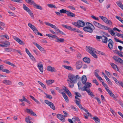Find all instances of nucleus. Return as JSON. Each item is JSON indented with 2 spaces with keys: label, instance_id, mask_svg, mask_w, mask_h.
Masks as SVG:
<instances>
[{
  "label": "nucleus",
  "instance_id": "f257e3e1",
  "mask_svg": "<svg viewBox=\"0 0 123 123\" xmlns=\"http://www.w3.org/2000/svg\"><path fill=\"white\" fill-rule=\"evenodd\" d=\"M68 79L67 80V81L69 84V86L71 88H73L74 87V84L77 82V80H80L81 78L79 75L75 76L71 74H68Z\"/></svg>",
  "mask_w": 123,
  "mask_h": 123
},
{
  "label": "nucleus",
  "instance_id": "f03ea898",
  "mask_svg": "<svg viewBox=\"0 0 123 123\" xmlns=\"http://www.w3.org/2000/svg\"><path fill=\"white\" fill-rule=\"evenodd\" d=\"M87 26L84 27L83 28V30L85 32H87L90 33H92L93 31V28H91L93 25L91 24L89 22H87L86 23Z\"/></svg>",
  "mask_w": 123,
  "mask_h": 123
},
{
  "label": "nucleus",
  "instance_id": "7ed1b4c3",
  "mask_svg": "<svg viewBox=\"0 0 123 123\" xmlns=\"http://www.w3.org/2000/svg\"><path fill=\"white\" fill-rule=\"evenodd\" d=\"M88 51L89 53L94 58H97L98 57L96 54L95 53H97L96 49L90 47H89L88 48Z\"/></svg>",
  "mask_w": 123,
  "mask_h": 123
},
{
  "label": "nucleus",
  "instance_id": "20e7f679",
  "mask_svg": "<svg viewBox=\"0 0 123 123\" xmlns=\"http://www.w3.org/2000/svg\"><path fill=\"white\" fill-rule=\"evenodd\" d=\"M93 23L95 25L97 26L98 27L101 29L105 30L107 28V26L105 25H102L100 24L96 21H94Z\"/></svg>",
  "mask_w": 123,
  "mask_h": 123
},
{
  "label": "nucleus",
  "instance_id": "39448f33",
  "mask_svg": "<svg viewBox=\"0 0 123 123\" xmlns=\"http://www.w3.org/2000/svg\"><path fill=\"white\" fill-rule=\"evenodd\" d=\"M113 58L116 61L123 65V60L121 58L116 56H114Z\"/></svg>",
  "mask_w": 123,
  "mask_h": 123
},
{
  "label": "nucleus",
  "instance_id": "423d86ee",
  "mask_svg": "<svg viewBox=\"0 0 123 123\" xmlns=\"http://www.w3.org/2000/svg\"><path fill=\"white\" fill-rule=\"evenodd\" d=\"M13 38L15 41L18 42L20 44H22L23 45L25 44V43L18 37L16 36H13Z\"/></svg>",
  "mask_w": 123,
  "mask_h": 123
},
{
  "label": "nucleus",
  "instance_id": "0eeeda50",
  "mask_svg": "<svg viewBox=\"0 0 123 123\" xmlns=\"http://www.w3.org/2000/svg\"><path fill=\"white\" fill-rule=\"evenodd\" d=\"M108 42L109 43L108 44V47L111 50H112L113 48V41L111 39H109L108 40Z\"/></svg>",
  "mask_w": 123,
  "mask_h": 123
},
{
  "label": "nucleus",
  "instance_id": "6e6552de",
  "mask_svg": "<svg viewBox=\"0 0 123 123\" xmlns=\"http://www.w3.org/2000/svg\"><path fill=\"white\" fill-rule=\"evenodd\" d=\"M33 43L34 45L36 46L40 50L42 51H43V53L45 52L46 51L44 50V49L38 44L35 42H33Z\"/></svg>",
  "mask_w": 123,
  "mask_h": 123
},
{
  "label": "nucleus",
  "instance_id": "1a4fd4ad",
  "mask_svg": "<svg viewBox=\"0 0 123 123\" xmlns=\"http://www.w3.org/2000/svg\"><path fill=\"white\" fill-rule=\"evenodd\" d=\"M37 67L40 72L42 73L43 72V64L41 62H39L37 64Z\"/></svg>",
  "mask_w": 123,
  "mask_h": 123
},
{
  "label": "nucleus",
  "instance_id": "9d476101",
  "mask_svg": "<svg viewBox=\"0 0 123 123\" xmlns=\"http://www.w3.org/2000/svg\"><path fill=\"white\" fill-rule=\"evenodd\" d=\"M82 65V62L80 61H78L76 64V68L77 69H80Z\"/></svg>",
  "mask_w": 123,
  "mask_h": 123
},
{
  "label": "nucleus",
  "instance_id": "9b49d317",
  "mask_svg": "<svg viewBox=\"0 0 123 123\" xmlns=\"http://www.w3.org/2000/svg\"><path fill=\"white\" fill-rule=\"evenodd\" d=\"M78 27L79 28L80 27H83L85 25L84 22L82 20H78L77 21Z\"/></svg>",
  "mask_w": 123,
  "mask_h": 123
},
{
  "label": "nucleus",
  "instance_id": "f8f14e48",
  "mask_svg": "<svg viewBox=\"0 0 123 123\" xmlns=\"http://www.w3.org/2000/svg\"><path fill=\"white\" fill-rule=\"evenodd\" d=\"M106 30H108V32L112 36H115V34L114 31L113 30H112L110 28L107 26V28Z\"/></svg>",
  "mask_w": 123,
  "mask_h": 123
},
{
  "label": "nucleus",
  "instance_id": "ddd939ff",
  "mask_svg": "<svg viewBox=\"0 0 123 123\" xmlns=\"http://www.w3.org/2000/svg\"><path fill=\"white\" fill-rule=\"evenodd\" d=\"M102 41L103 43H107L108 41L107 38L104 35H103L101 37Z\"/></svg>",
  "mask_w": 123,
  "mask_h": 123
},
{
  "label": "nucleus",
  "instance_id": "4468645a",
  "mask_svg": "<svg viewBox=\"0 0 123 123\" xmlns=\"http://www.w3.org/2000/svg\"><path fill=\"white\" fill-rule=\"evenodd\" d=\"M77 85L78 86L79 89L80 90L82 91H85L86 92L88 89V88H87L85 86L82 87H80L79 83H78Z\"/></svg>",
  "mask_w": 123,
  "mask_h": 123
},
{
  "label": "nucleus",
  "instance_id": "2eb2a0df",
  "mask_svg": "<svg viewBox=\"0 0 123 123\" xmlns=\"http://www.w3.org/2000/svg\"><path fill=\"white\" fill-rule=\"evenodd\" d=\"M27 112V113L29 114H30L31 115L34 116H37V115L31 109H26Z\"/></svg>",
  "mask_w": 123,
  "mask_h": 123
},
{
  "label": "nucleus",
  "instance_id": "dca6fc26",
  "mask_svg": "<svg viewBox=\"0 0 123 123\" xmlns=\"http://www.w3.org/2000/svg\"><path fill=\"white\" fill-rule=\"evenodd\" d=\"M27 112V113L29 114H30L31 115L34 116H37V115L31 109H26Z\"/></svg>",
  "mask_w": 123,
  "mask_h": 123
},
{
  "label": "nucleus",
  "instance_id": "f3484780",
  "mask_svg": "<svg viewBox=\"0 0 123 123\" xmlns=\"http://www.w3.org/2000/svg\"><path fill=\"white\" fill-rule=\"evenodd\" d=\"M57 117L60 120L62 121V122H64L65 121V119L64 118V116L62 115L58 114L57 115Z\"/></svg>",
  "mask_w": 123,
  "mask_h": 123
},
{
  "label": "nucleus",
  "instance_id": "a211bd4d",
  "mask_svg": "<svg viewBox=\"0 0 123 123\" xmlns=\"http://www.w3.org/2000/svg\"><path fill=\"white\" fill-rule=\"evenodd\" d=\"M47 70L51 72H55V70L54 67L50 66H48L47 68Z\"/></svg>",
  "mask_w": 123,
  "mask_h": 123
},
{
  "label": "nucleus",
  "instance_id": "6ab92c4d",
  "mask_svg": "<svg viewBox=\"0 0 123 123\" xmlns=\"http://www.w3.org/2000/svg\"><path fill=\"white\" fill-rule=\"evenodd\" d=\"M66 14L68 16L70 17H74L75 16V14L74 13L68 11Z\"/></svg>",
  "mask_w": 123,
  "mask_h": 123
},
{
  "label": "nucleus",
  "instance_id": "aec40b11",
  "mask_svg": "<svg viewBox=\"0 0 123 123\" xmlns=\"http://www.w3.org/2000/svg\"><path fill=\"white\" fill-rule=\"evenodd\" d=\"M81 81L83 84H85L87 81L86 77L85 75H83L82 76Z\"/></svg>",
  "mask_w": 123,
  "mask_h": 123
},
{
  "label": "nucleus",
  "instance_id": "412c9836",
  "mask_svg": "<svg viewBox=\"0 0 123 123\" xmlns=\"http://www.w3.org/2000/svg\"><path fill=\"white\" fill-rule=\"evenodd\" d=\"M86 92L88 94L92 97H93L94 96V95L93 94L92 92L91 91L90 88H88Z\"/></svg>",
  "mask_w": 123,
  "mask_h": 123
},
{
  "label": "nucleus",
  "instance_id": "4be33fe9",
  "mask_svg": "<svg viewBox=\"0 0 123 123\" xmlns=\"http://www.w3.org/2000/svg\"><path fill=\"white\" fill-rule=\"evenodd\" d=\"M3 83L7 85H9L12 84V82L9 80H5L3 81Z\"/></svg>",
  "mask_w": 123,
  "mask_h": 123
},
{
  "label": "nucleus",
  "instance_id": "5701e85b",
  "mask_svg": "<svg viewBox=\"0 0 123 123\" xmlns=\"http://www.w3.org/2000/svg\"><path fill=\"white\" fill-rule=\"evenodd\" d=\"M54 80H47L46 82L47 85L49 86L51 85L54 82Z\"/></svg>",
  "mask_w": 123,
  "mask_h": 123
},
{
  "label": "nucleus",
  "instance_id": "b1692460",
  "mask_svg": "<svg viewBox=\"0 0 123 123\" xmlns=\"http://www.w3.org/2000/svg\"><path fill=\"white\" fill-rule=\"evenodd\" d=\"M103 21L107 24L111 25L112 24L111 21L110 20H108L106 17L105 18V19Z\"/></svg>",
  "mask_w": 123,
  "mask_h": 123
},
{
  "label": "nucleus",
  "instance_id": "393cba45",
  "mask_svg": "<svg viewBox=\"0 0 123 123\" xmlns=\"http://www.w3.org/2000/svg\"><path fill=\"white\" fill-rule=\"evenodd\" d=\"M72 120L73 121H74L75 123H79L80 122H81L79 118L77 117H75L73 118H72Z\"/></svg>",
  "mask_w": 123,
  "mask_h": 123
},
{
  "label": "nucleus",
  "instance_id": "a878e982",
  "mask_svg": "<svg viewBox=\"0 0 123 123\" xmlns=\"http://www.w3.org/2000/svg\"><path fill=\"white\" fill-rule=\"evenodd\" d=\"M83 60L84 62L88 63H89L90 61L89 58L86 57L83 58Z\"/></svg>",
  "mask_w": 123,
  "mask_h": 123
},
{
  "label": "nucleus",
  "instance_id": "bb28decb",
  "mask_svg": "<svg viewBox=\"0 0 123 123\" xmlns=\"http://www.w3.org/2000/svg\"><path fill=\"white\" fill-rule=\"evenodd\" d=\"M45 24L49 26L52 28L54 29L56 27L55 25L50 23L49 22H45Z\"/></svg>",
  "mask_w": 123,
  "mask_h": 123
},
{
  "label": "nucleus",
  "instance_id": "cd10ccee",
  "mask_svg": "<svg viewBox=\"0 0 123 123\" xmlns=\"http://www.w3.org/2000/svg\"><path fill=\"white\" fill-rule=\"evenodd\" d=\"M4 62L6 63V64H8L9 65H10L12 66H13V67H16V65L12 63H11L10 62H9V61H4Z\"/></svg>",
  "mask_w": 123,
  "mask_h": 123
},
{
  "label": "nucleus",
  "instance_id": "c85d7f7f",
  "mask_svg": "<svg viewBox=\"0 0 123 123\" xmlns=\"http://www.w3.org/2000/svg\"><path fill=\"white\" fill-rule=\"evenodd\" d=\"M93 119L94 120L96 123H100V120L97 117H96L93 118Z\"/></svg>",
  "mask_w": 123,
  "mask_h": 123
},
{
  "label": "nucleus",
  "instance_id": "c756f323",
  "mask_svg": "<svg viewBox=\"0 0 123 123\" xmlns=\"http://www.w3.org/2000/svg\"><path fill=\"white\" fill-rule=\"evenodd\" d=\"M116 3L120 8L122 9L123 10V5L121 2L120 1H117V2Z\"/></svg>",
  "mask_w": 123,
  "mask_h": 123
},
{
  "label": "nucleus",
  "instance_id": "7c9ffc66",
  "mask_svg": "<svg viewBox=\"0 0 123 123\" xmlns=\"http://www.w3.org/2000/svg\"><path fill=\"white\" fill-rule=\"evenodd\" d=\"M85 84V86L87 88H88L91 87L92 86V84L91 83L89 82H86L85 84Z\"/></svg>",
  "mask_w": 123,
  "mask_h": 123
},
{
  "label": "nucleus",
  "instance_id": "2f4dec72",
  "mask_svg": "<svg viewBox=\"0 0 123 123\" xmlns=\"http://www.w3.org/2000/svg\"><path fill=\"white\" fill-rule=\"evenodd\" d=\"M32 17H33V15L32 12L30 10V9L28 7L27 9H26L25 10Z\"/></svg>",
  "mask_w": 123,
  "mask_h": 123
},
{
  "label": "nucleus",
  "instance_id": "473e14b6",
  "mask_svg": "<svg viewBox=\"0 0 123 123\" xmlns=\"http://www.w3.org/2000/svg\"><path fill=\"white\" fill-rule=\"evenodd\" d=\"M62 67L68 70H71L72 69V67L70 66L63 65L62 66Z\"/></svg>",
  "mask_w": 123,
  "mask_h": 123
},
{
  "label": "nucleus",
  "instance_id": "72a5a7b5",
  "mask_svg": "<svg viewBox=\"0 0 123 123\" xmlns=\"http://www.w3.org/2000/svg\"><path fill=\"white\" fill-rule=\"evenodd\" d=\"M44 94L46 95V97L47 98L50 99L52 98V97L51 95H49L45 92H44Z\"/></svg>",
  "mask_w": 123,
  "mask_h": 123
},
{
  "label": "nucleus",
  "instance_id": "f704fd0d",
  "mask_svg": "<svg viewBox=\"0 0 123 123\" xmlns=\"http://www.w3.org/2000/svg\"><path fill=\"white\" fill-rule=\"evenodd\" d=\"M49 106L53 110H55V107L52 103L51 102Z\"/></svg>",
  "mask_w": 123,
  "mask_h": 123
},
{
  "label": "nucleus",
  "instance_id": "c9c22d12",
  "mask_svg": "<svg viewBox=\"0 0 123 123\" xmlns=\"http://www.w3.org/2000/svg\"><path fill=\"white\" fill-rule=\"evenodd\" d=\"M34 7L35 8H36L37 9L41 10H42L43 9L42 8L41 6L36 4V5L34 6Z\"/></svg>",
  "mask_w": 123,
  "mask_h": 123
},
{
  "label": "nucleus",
  "instance_id": "e433bc0d",
  "mask_svg": "<svg viewBox=\"0 0 123 123\" xmlns=\"http://www.w3.org/2000/svg\"><path fill=\"white\" fill-rule=\"evenodd\" d=\"M64 40L63 38H58L57 41H55L56 42L59 43V42H62L64 41Z\"/></svg>",
  "mask_w": 123,
  "mask_h": 123
},
{
  "label": "nucleus",
  "instance_id": "4c0bfd02",
  "mask_svg": "<svg viewBox=\"0 0 123 123\" xmlns=\"http://www.w3.org/2000/svg\"><path fill=\"white\" fill-rule=\"evenodd\" d=\"M110 64L112 68L114 69H116V68H117V65L115 64L114 63H110Z\"/></svg>",
  "mask_w": 123,
  "mask_h": 123
},
{
  "label": "nucleus",
  "instance_id": "58836bf2",
  "mask_svg": "<svg viewBox=\"0 0 123 123\" xmlns=\"http://www.w3.org/2000/svg\"><path fill=\"white\" fill-rule=\"evenodd\" d=\"M59 12L61 13H67L68 11L66 10L63 9H62L59 11Z\"/></svg>",
  "mask_w": 123,
  "mask_h": 123
},
{
  "label": "nucleus",
  "instance_id": "ea45409f",
  "mask_svg": "<svg viewBox=\"0 0 123 123\" xmlns=\"http://www.w3.org/2000/svg\"><path fill=\"white\" fill-rule=\"evenodd\" d=\"M62 25L63 27L66 28V29L70 30V29L71 28V27L70 26H68L65 25Z\"/></svg>",
  "mask_w": 123,
  "mask_h": 123
},
{
  "label": "nucleus",
  "instance_id": "a19ab883",
  "mask_svg": "<svg viewBox=\"0 0 123 123\" xmlns=\"http://www.w3.org/2000/svg\"><path fill=\"white\" fill-rule=\"evenodd\" d=\"M31 60L33 61L34 62H37V61L35 58L34 56L31 54V55H30L29 56Z\"/></svg>",
  "mask_w": 123,
  "mask_h": 123
},
{
  "label": "nucleus",
  "instance_id": "79ce46f5",
  "mask_svg": "<svg viewBox=\"0 0 123 123\" xmlns=\"http://www.w3.org/2000/svg\"><path fill=\"white\" fill-rule=\"evenodd\" d=\"M106 90L108 92V93L111 96L113 94L112 92L109 89L107 88H106Z\"/></svg>",
  "mask_w": 123,
  "mask_h": 123
},
{
  "label": "nucleus",
  "instance_id": "37998d69",
  "mask_svg": "<svg viewBox=\"0 0 123 123\" xmlns=\"http://www.w3.org/2000/svg\"><path fill=\"white\" fill-rule=\"evenodd\" d=\"M63 96L64 98L65 99L66 101L67 102H68V101H69L68 98L67 96V95L65 94H65H64V95H63Z\"/></svg>",
  "mask_w": 123,
  "mask_h": 123
},
{
  "label": "nucleus",
  "instance_id": "c03bdc74",
  "mask_svg": "<svg viewBox=\"0 0 123 123\" xmlns=\"http://www.w3.org/2000/svg\"><path fill=\"white\" fill-rule=\"evenodd\" d=\"M46 35L49 37L50 38V39H53V35L47 34H46Z\"/></svg>",
  "mask_w": 123,
  "mask_h": 123
},
{
  "label": "nucleus",
  "instance_id": "a18cd8bd",
  "mask_svg": "<svg viewBox=\"0 0 123 123\" xmlns=\"http://www.w3.org/2000/svg\"><path fill=\"white\" fill-rule=\"evenodd\" d=\"M114 39L116 42L121 43L123 44V41L118 39L115 37L114 38Z\"/></svg>",
  "mask_w": 123,
  "mask_h": 123
},
{
  "label": "nucleus",
  "instance_id": "49530a36",
  "mask_svg": "<svg viewBox=\"0 0 123 123\" xmlns=\"http://www.w3.org/2000/svg\"><path fill=\"white\" fill-rule=\"evenodd\" d=\"M5 50L6 51L8 52H11V51H12V48H5Z\"/></svg>",
  "mask_w": 123,
  "mask_h": 123
},
{
  "label": "nucleus",
  "instance_id": "de8ad7c7",
  "mask_svg": "<svg viewBox=\"0 0 123 123\" xmlns=\"http://www.w3.org/2000/svg\"><path fill=\"white\" fill-rule=\"evenodd\" d=\"M30 118V117H29L25 118V121L27 123H29L31 121Z\"/></svg>",
  "mask_w": 123,
  "mask_h": 123
},
{
  "label": "nucleus",
  "instance_id": "09e8293b",
  "mask_svg": "<svg viewBox=\"0 0 123 123\" xmlns=\"http://www.w3.org/2000/svg\"><path fill=\"white\" fill-rule=\"evenodd\" d=\"M74 95L75 96L79 97H81L82 96L81 95L80 93L77 92H75L74 93Z\"/></svg>",
  "mask_w": 123,
  "mask_h": 123
},
{
  "label": "nucleus",
  "instance_id": "8fccbe9b",
  "mask_svg": "<svg viewBox=\"0 0 123 123\" xmlns=\"http://www.w3.org/2000/svg\"><path fill=\"white\" fill-rule=\"evenodd\" d=\"M1 43L4 44V45H6V46L7 45L9 46L10 44V43L8 41L4 42Z\"/></svg>",
  "mask_w": 123,
  "mask_h": 123
},
{
  "label": "nucleus",
  "instance_id": "3c124183",
  "mask_svg": "<svg viewBox=\"0 0 123 123\" xmlns=\"http://www.w3.org/2000/svg\"><path fill=\"white\" fill-rule=\"evenodd\" d=\"M48 6L51 8H53V7L55 8L56 6L55 5H53L52 4H48L47 5Z\"/></svg>",
  "mask_w": 123,
  "mask_h": 123
},
{
  "label": "nucleus",
  "instance_id": "603ef678",
  "mask_svg": "<svg viewBox=\"0 0 123 123\" xmlns=\"http://www.w3.org/2000/svg\"><path fill=\"white\" fill-rule=\"evenodd\" d=\"M28 25L32 30L35 27L33 25L30 23L28 24Z\"/></svg>",
  "mask_w": 123,
  "mask_h": 123
},
{
  "label": "nucleus",
  "instance_id": "864d4df0",
  "mask_svg": "<svg viewBox=\"0 0 123 123\" xmlns=\"http://www.w3.org/2000/svg\"><path fill=\"white\" fill-rule=\"evenodd\" d=\"M1 37H5L8 40L9 39V37L7 35H2L1 36Z\"/></svg>",
  "mask_w": 123,
  "mask_h": 123
},
{
  "label": "nucleus",
  "instance_id": "5fc2aeb1",
  "mask_svg": "<svg viewBox=\"0 0 123 123\" xmlns=\"http://www.w3.org/2000/svg\"><path fill=\"white\" fill-rule=\"evenodd\" d=\"M71 109H73L75 111H78V109L76 108L73 105H71Z\"/></svg>",
  "mask_w": 123,
  "mask_h": 123
},
{
  "label": "nucleus",
  "instance_id": "6e6d98bb",
  "mask_svg": "<svg viewBox=\"0 0 123 123\" xmlns=\"http://www.w3.org/2000/svg\"><path fill=\"white\" fill-rule=\"evenodd\" d=\"M32 30L35 33L37 34V33L38 32L37 29V28L35 27L34 28H33Z\"/></svg>",
  "mask_w": 123,
  "mask_h": 123
},
{
  "label": "nucleus",
  "instance_id": "4d7b16f0",
  "mask_svg": "<svg viewBox=\"0 0 123 123\" xmlns=\"http://www.w3.org/2000/svg\"><path fill=\"white\" fill-rule=\"evenodd\" d=\"M44 102L46 104H47L48 105H49L50 103L51 102L46 100L44 101Z\"/></svg>",
  "mask_w": 123,
  "mask_h": 123
},
{
  "label": "nucleus",
  "instance_id": "13d9d810",
  "mask_svg": "<svg viewBox=\"0 0 123 123\" xmlns=\"http://www.w3.org/2000/svg\"><path fill=\"white\" fill-rule=\"evenodd\" d=\"M2 71L3 72H5L7 73H9V71L7 69H2Z\"/></svg>",
  "mask_w": 123,
  "mask_h": 123
},
{
  "label": "nucleus",
  "instance_id": "bf43d9fd",
  "mask_svg": "<svg viewBox=\"0 0 123 123\" xmlns=\"http://www.w3.org/2000/svg\"><path fill=\"white\" fill-rule=\"evenodd\" d=\"M102 84L104 86L105 88V89H106V88H108V87L107 85L104 82H103V81L102 82Z\"/></svg>",
  "mask_w": 123,
  "mask_h": 123
},
{
  "label": "nucleus",
  "instance_id": "052dcab7",
  "mask_svg": "<svg viewBox=\"0 0 123 123\" xmlns=\"http://www.w3.org/2000/svg\"><path fill=\"white\" fill-rule=\"evenodd\" d=\"M66 93L69 97H72V95L71 92L69 91L67 92Z\"/></svg>",
  "mask_w": 123,
  "mask_h": 123
},
{
  "label": "nucleus",
  "instance_id": "680f3d73",
  "mask_svg": "<svg viewBox=\"0 0 123 123\" xmlns=\"http://www.w3.org/2000/svg\"><path fill=\"white\" fill-rule=\"evenodd\" d=\"M25 50L26 52L29 56L30 55H31V54L29 50L27 48H25Z\"/></svg>",
  "mask_w": 123,
  "mask_h": 123
},
{
  "label": "nucleus",
  "instance_id": "e2e57ef3",
  "mask_svg": "<svg viewBox=\"0 0 123 123\" xmlns=\"http://www.w3.org/2000/svg\"><path fill=\"white\" fill-rule=\"evenodd\" d=\"M63 89L64 91H65L66 93L69 91L68 89L65 86H63Z\"/></svg>",
  "mask_w": 123,
  "mask_h": 123
},
{
  "label": "nucleus",
  "instance_id": "0e129e2a",
  "mask_svg": "<svg viewBox=\"0 0 123 123\" xmlns=\"http://www.w3.org/2000/svg\"><path fill=\"white\" fill-rule=\"evenodd\" d=\"M111 96L113 97V99H114L115 101H116L117 100L116 99V97L115 96V95L113 94Z\"/></svg>",
  "mask_w": 123,
  "mask_h": 123
},
{
  "label": "nucleus",
  "instance_id": "69168bd1",
  "mask_svg": "<svg viewBox=\"0 0 123 123\" xmlns=\"http://www.w3.org/2000/svg\"><path fill=\"white\" fill-rule=\"evenodd\" d=\"M63 90L62 89H61L59 90V93H61L62 95H64L65 94V93L64 92H62Z\"/></svg>",
  "mask_w": 123,
  "mask_h": 123
},
{
  "label": "nucleus",
  "instance_id": "338daca9",
  "mask_svg": "<svg viewBox=\"0 0 123 123\" xmlns=\"http://www.w3.org/2000/svg\"><path fill=\"white\" fill-rule=\"evenodd\" d=\"M30 4L31 5H32L34 6H35V5H36V4L35 3V2L34 1H32L31 0V1L30 2Z\"/></svg>",
  "mask_w": 123,
  "mask_h": 123
},
{
  "label": "nucleus",
  "instance_id": "774afa93",
  "mask_svg": "<svg viewBox=\"0 0 123 123\" xmlns=\"http://www.w3.org/2000/svg\"><path fill=\"white\" fill-rule=\"evenodd\" d=\"M123 52H120L118 54V55L121 57H123Z\"/></svg>",
  "mask_w": 123,
  "mask_h": 123
}]
</instances>
